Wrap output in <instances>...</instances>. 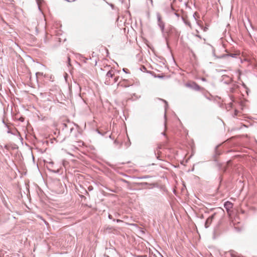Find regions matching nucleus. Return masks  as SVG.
<instances>
[{
	"mask_svg": "<svg viewBox=\"0 0 257 257\" xmlns=\"http://www.w3.org/2000/svg\"><path fill=\"white\" fill-rule=\"evenodd\" d=\"M73 130V127L71 128H70V131H71V132H72Z\"/></svg>",
	"mask_w": 257,
	"mask_h": 257,
	"instance_id": "nucleus-18",
	"label": "nucleus"
},
{
	"mask_svg": "<svg viewBox=\"0 0 257 257\" xmlns=\"http://www.w3.org/2000/svg\"><path fill=\"white\" fill-rule=\"evenodd\" d=\"M118 85L122 87H127L132 86L133 84L127 80L123 79L122 81L119 82Z\"/></svg>",
	"mask_w": 257,
	"mask_h": 257,
	"instance_id": "nucleus-5",
	"label": "nucleus"
},
{
	"mask_svg": "<svg viewBox=\"0 0 257 257\" xmlns=\"http://www.w3.org/2000/svg\"><path fill=\"white\" fill-rule=\"evenodd\" d=\"M118 78L119 76L114 77V70L111 69L105 75L104 83L107 85H112L118 81Z\"/></svg>",
	"mask_w": 257,
	"mask_h": 257,
	"instance_id": "nucleus-1",
	"label": "nucleus"
},
{
	"mask_svg": "<svg viewBox=\"0 0 257 257\" xmlns=\"http://www.w3.org/2000/svg\"><path fill=\"white\" fill-rule=\"evenodd\" d=\"M157 25L160 28L161 31L163 35H165L166 31L165 30V22L162 20V17L160 13H157Z\"/></svg>",
	"mask_w": 257,
	"mask_h": 257,
	"instance_id": "nucleus-2",
	"label": "nucleus"
},
{
	"mask_svg": "<svg viewBox=\"0 0 257 257\" xmlns=\"http://www.w3.org/2000/svg\"><path fill=\"white\" fill-rule=\"evenodd\" d=\"M229 56H231V57H234L236 56V54H231L229 55Z\"/></svg>",
	"mask_w": 257,
	"mask_h": 257,
	"instance_id": "nucleus-11",
	"label": "nucleus"
},
{
	"mask_svg": "<svg viewBox=\"0 0 257 257\" xmlns=\"http://www.w3.org/2000/svg\"><path fill=\"white\" fill-rule=\"evenodd\" d=\"M230 100H231V102L228 103L227 104V105L226 107L227 108H230L232 107V105H233L232 102L233 101L232 96H230Z\"/></svg>",
	"mask_w": 257,
	"mask_h": 257,
	"instance_id": "nucleus-8",
	"label": "nucleus"
},
{
	"mask_svg": "<svg viewBox=\"0 0 257 257\" xmlns=\"http://www.w3.org/2000/svg\"><path fill=\"white\" fill-rule=\"evenodd\" d=\"M166 33H167L168 35L170 36L173 34L176 38H178L180 35V32L172 26L169 27V30L166 31Z\"/></svg>",
	"mask_w": 257,
	"mask_h": 257,
	"instance_id": "nucleus-3",
	"label": "nucleus"
},
{
	"mask_svg": "<svg viewBox=\"0 0 257 257\" xmlns=\"http://www.w3.org/2000/svg\"><path fill=\"white\" fill-rule=\"evenodd\" d=\"M234 90V88H233V87L230 88V91L231 92H233Z\"/></svg>",
	"mask_w": 257,
	"mask_h": 257,
	"instance_id": "nucleus-13",
	"label": "nucleus"
},
{
	"mask_svg": "<svg viewBox=\"0 0 257 257\" xmlns=\"http://www.w3.org/2000/svg\"><path fill=\"white\" fill-rule=\"evenodd\" d=\"M116 221H117V222H121V220H119V219H117V220H116Z\"/></svg>",
	"mask_w": 257,
	"mask_h": 257,
	"instance_id": "nucleus-16",
	"label": "nucleus"
},
{
	"mask_svg": "<svg viewBox=\"0 0 257 257\" xmlns=\"http://www.w3.org/2000/svg\"><path fill=\"white\" fill-rule=\"evenodd\" d=\"M108 218H109V219H112V215L109 214V215H108Z\"/></svg>",
	"mask_w": 257,
	"mask_h": 257,
	"instance_id": "nucleus-14",
	"label": "nucleus"
},
{
	"mask_svg": "<svg viewBox=\"0 0 257 257\" xmlns=\"http://www.w3.org/2000/svg\"><path fill=\"white\" fill-rule=\"evenodd\" d=\"M213 216L214 215H212L211 216L208 218L206 220L205 224L206 228H207L209 226V224L211 223V222L212 221V220L213 218Z\"/></svg>",
	"mask_w": 257,
	"mask_h": 257,
	"instance_id": "nucleus-7",
	"label": "nucleus"
},
{
	"mask_svg": "<svg viewBox=\"0 0 257 257\" xmlns=\"http://www.w3.org/2000/svg\"><path fill=\"white\" fill-rule=\"evenodd\" d=\"M203 81H204L205 80V79L204 78H203L202 79Z\"/></svg>",
	"mask_w": 257,
	"mask_h": 257,
	"instance_id": "nucleus-20",
	"label": "nucleus"
},
{
	"mask_svg": "<svg viewBox=\"0 0 257 257\" xmlns=\"http://www.w3.org/2000/svg\"><path fill=\"white\" fill-rule=\"evenodd\" d=\"M122 70H123V72H125V73H128V72H127V69H126V68H123V69H122Z\"/></svg>",
	"mask_w": 257,
	"mask_h": 257,
	"instance_id": "nucleus-12",
	"label": "nucleus"
},
{
	"mask_svg": "<svg viewBox=\"0 0 257 257\" xmlns=\"http://www.w3.org/2000/svg\"><path fill=\"white\" fill-rule=\"evenodd\" d=\"M230 254L231 257H238L237 253L233 250H231L230 251Z\"/></svg>",
	"mask_w": 257,
	"mask_h": 257,
	"instance_id": "nucleus-9",
	"label": "nucleus"
},
{
	"mask_svg": "<svg viewBox=\"0 0 257 257\" xmlns=\"http://www.w3.org/2000/svg\"><path fill=\"white\" fill-rule=\"evenodd\" d=\"M224 207L226 209L227 211L228 212L229 210L232 208L233 204L229 201H226L224 204Z\"/></svg>",
	"mask_w": 257,
	"mask_h": 257,
	"instance_id": "nucleus-6",
	"label": "nucleus"
},
{
	"mask_svg": "<svg viewBox=\"0 0 257 257\" xmlns=\"http://www.w3.org/2000/svg\"><path fill=\"white\" fill-rule=\"evenodd\" d=\"M208 29L207 27H205L204 28V31H207V30Z\"/></svg>",
	"mask_w": 257,
	"mask_h": 257,
	"instance_id": "nucleus-15",
	"label": "nucleus"
},
{
	"mask_svg": "<svg viewBox=\"0 0 257 257\" xmlns=\"http://www.w3.org/2000/svg\"><path fill=\"white\" fill-rule=\"evenodd\" d=\"M242 85H243L244 87H245V85L244 83H243V84H242Z\"/></svg>",
	"mask_w": 257,
	"mask_h": 257,
	"instance_id": "nucleus-19",
	"label": "nucleus"
},
{
	"mask_svg": "<svg viewBox=\"0 0 257 257\" xmlns=\"http://www.w3.org/2000/svg\"><path fill=\"white\" fill-rule=\"evenodd\" d=\"M186 86L196 91H199L201 89V88L196 82H193L190 83H187Z\"/></svg>",
	"mask_w": 257,
	"mask_h": 257,
	"instance_id": "nucleus-4",
	"label": "nucleus"
},
{
	"mask_svg": "<svg viewBox=\"0 0 257 257\" xmlns=\"http://www.w3.org/2000/svg\"><path fill=\"white\" fill-rule=\"evenodd\" d=\"M232 81V79L231 78H229V81H228V83H229L230 82H231Z\"/></svg>",
	"mask_w": 257,
	"mask_h": 257,
	"instance_id": "nucleus-17",
	"label": "nucleus"
},
{
	"mask_svg": "<svg viewBox=\"0 0 257 257\" xmlns=\"http://www.w3.org/2000/svg\"><path fill=\"white\" fill-rule=\"evenodd\" d=\"M238 112H239V111H238V110H235L234 112V114H233V117H235V116H237V115H238Z\"/></svg>",
	"mask_w": 257,
	"mask_h": 257,
	"instance_id": "nucleus-10",
	"label": "nucleus"
}]
</instances>
